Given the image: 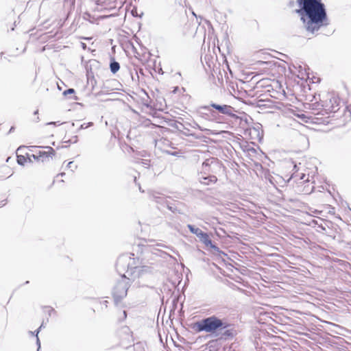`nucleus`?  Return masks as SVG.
Returning a JSON list of instances; mask_svg holds the SVG:
<instances>
[{
    "instance_id": "nucleus-26",
    "label": "nucleus",
    "mask_w": 351,
    "mask_h": 351,
    "mask_svg": "<svg viewBox=\"0 0 351 351\" xmlns=\"http://www.w3.org/2000/svg\"><path fill=\"white\" fill-rule=\"evenodd\" d=\"M45 3V1H43L41 5H43Z\"/></svg>"
},
{
    "instance_id": "nucleus-11",
    "label": "nucleus",
    "mask_w": 351,
    "mask_h": 351,
    "mask_svg": "<svg viewBox=\"0 0 351 351\" xmlns=\"http://www.w3.org/2000/svg\"><path fill=\"white\" fill-rule=\"evenodd\" d=\"M27 158L23 156H17V162L21 165H24L26 162Z\"/></svg>"
},
{
    "instance_id": "nucleus-18",
    "label": "nucleus",
    "mask_w": 351,
    "mask_h": 351,
    "mask_svg": "<svg viewBox=\"0 0 351 351\" xmlns=\"http://www.w3.org/2000/svg\"><path fill=\"white\" fill-rule=\"evenodd\" d=\"M204 108L209 110V106H205Z\"/></svg>"
},
{
    "instance_id": "nucleus-20",
    "label": "nucleus",
    "mask_w": 351,
    "mask_h": 351,
    "mask_svg": "<svg viewBox=\"0 0 351 351\" xmlns=\"http://www.w3.org/2000/svg\"><path fill=\"white\" fill-rule=\"evenodd\" d=\"M38 110H36V111L34 112V114H38Z\"/></svg>"
},
{
    "instance_id": "nucleus-27",
    "label": "nucleus",
    "mask_w": 351,
    "mask_h": 351,
    "mask_svg": "<svg viewBox=\"0 0 351 351\" xmlns=\"http://www.w3.org/2000/svg\"><path fill=\"white\" fill-rule=\"evenodd\" d=\"M108 302L106 300L104 301V304H106Z\"/></svg>"
},
{
    "instance_id": "nucleus-9",
    "label": "nucleus",
    "mask_w": 351,
    "mask_h": 351,
    "mask_svg": "<svg viewBox=\"0 0 351 351\" xmlns=\"http://www.w3.org/2000/svg\"><path fill=\"white\" fill-rule=\"evenodd\" d=\"M152 198L158 204H162L165 200V197L163 196H160L159 194L156 193L152 194Z\"/></svg>"
},
{
    "instance_id": "nucleus-22",
    "label": "nucleus",
    "mask_w": 351,
    "mask_h": 351,
    "mask_svg": "<svg viewBox=\"0 0 351 351\" xmlns=\"http://www.w3.org/2000/svg\"><path fill=\"white\" fill-rule=\"evenodd\" d=\"M48 124L49 125H50V124H55V123L54 122H51V123H49Z\"/></svg>"
},
{
    "instance_id": "nucleus-25",
    "label": "nucleus",
    "mask_w": 351,
    "mask_h": 351,
    "mask_svg": "<svg viewBox=\"0 0 351 351\" xmlns=\"http://www.w3.org/2000/svg\"><path fill=\"white\" fill-rule=\"evenodd\" d=\"M43 324H41L39 329H40L43 327Z\"/></svg>"
},
{
    "instance_id": "nucleus-14",
    "label": "nucleus",
    "mask_w": 351,
    "mask_h": 351,
    "mask_svg": "<svg viewBox=\"0 0 351 351\" xmlns=\"http://www.w3.org/2000/svg\"><path fill=\"white\" fill-rule=\"evenodd\" d=\"M38 332H39V329L38 330L37 333H38ZM36 336H37V341H36V343H37V345H38V350H39V349H40V343L39 339H38V334H36Z\"/></svg>"
},
{
    "instance_id": "nucleus-3",
    "label": "nucleus",
    "mask_w": 351,
    "mask_h": 351,
    "mask_svg": "<svg viewBox=\"0 0 351 351\" xmlns=\"http://www.w3.org/2000/svg\"><path fill=\"white\" fill-rule=\"evenodd\" d=\"M229 324L216 316H210L191 324V328L196 332L214 333L219 330L228 328Z\"/></svg>"
},
{
    "instance_id": "nucleus-6",
    "label": "nucleus",
    "mask_w": 351,
    "mask_h": 351,
    "mask_svg": "<svg viewBox=\"0 0 351 351\" xmlns=\"http://www.w3.org/2000/svg\"><path fill=\"white\" fill-rule=\"evenodd\" d=\"M197 237L199 238V241L202 243H203L206 246L210 247L214 250L219 252V247L212 243L209 235L207 233L204 232L202 231Z\"/></svg>"
},
{
    "instance_id": "nucleus-10",
    "label": "nucleus",
    "mask_w": 351,
    "mask_h": 351,
    "mask_svg": "<svg viewBox=\"0 0 351 351\" xmlns=\"http://www.w3.org/2000/svg\"><path fill=\"white\" fill-rule=\"evenodd\" d=\"M110 66V70H111L112 73H117L120 68L119 64L117 62H111Z\"/></svg>"
},
{
    "instance_id": "nucleus-13",
    "label": "nucleus",
    "mask_w": 351,
    "mask_h": 351,
    "mask_svg": "<svg viewBox=\"0 0 351 351\" xmlns=\"http://www.w3.org/2000/svg\"><path fill=\"white\" fill-rule=\"evenodd\" d=\"M204 180H208L209 182H215L217 181V178L215 176H212L210 178H204Z\"/></svg>"
},
{
    "instance_id": "nucleus-23",
    "label": "nucleus",
    "mask_w": 351,
    "mask_h": 351,
    "mask_svg": "<svg viewBox=\"0 0 351 351\" xmlns=\"http://www.w3.org/2000/svg\"><path fill=\"white\" fill-rule=\"evenodd\" d=\"M123 314H124V316H125V317H126V313H125V311H123Z\"/></svg>"
},
{
    "instance_id": "nucleus-16",
    "label": "nucleus",
    "mask_w": 351,
    "mask_h": 351,
    "mask_svg": "<svg viewBox=\"0 0 351 351\" xmlns=\"http://www.w3.org/2000/svg\"><path fill=\"white\" fill-rule=\"evenodd\" d=\"M73 162H69L67 165L68 167L69 168H72V165H73Z\"/></svg>"
},
{
    "instance_id": "nucleus-24",
    "label": "nucleus",
    "mask_w": 351,
    "mask_h": 351,
    "mask_svg": "<svg viewBox=\"0 0 351 351\" xmlns=\"http://www.w3.org/2000/svg\"><path fill=\"white\" fill-rule=\"evenodd\" d=\"M202 182L204 183V184H208V182H206V181Z\"/></svg>"
},
{
    "instance_id": "nucleus-17",
    "label": "nucleus",
    "mask_w": 351,
    "mask_h": 351,
    "mask_svg": "<svg viewBox=\"0 0 351 351\" xmlns=\"http://www.w3.org/2000/svg\"><path fill=\"white\" fill-rule=\"evenodd\" d=\"M311 105H312L313 106H316V105H317V101H315V103L312 104ZM317 106H319V104H317Z\"/></svg>"
},
{
    "instance_id": "nucleus-4",
    "label": "nucleus",
    "mask_w": 351,
    "mask_h": 351,
    "mask_svg": "<svg viewBox=\"0 0 351 351\" xmlns=\"http://www.w3.org/2000/svg\"><path fill=\"white\" fill-rule=\"evenodd\" d=\"M321 106L327 113L335 112L339 110V99L335 96L329 95L324 101H322Z\"/></svg>"
},
{
    "instance_id": "nucleus-19",
    "label": "nucleus",
    "mask_w": 351,
    "mask_h": 351,
    "mask_svg": "<svg viewBox=\"0 0 351 351\" xmlns=\"http://www.w3.org/2000/svg\"><path fill=\"white\" fill-rule=\"evenodd\" d=\"M300 117H302V119L305 118V116L304 114H302L301 116H299Z\"/></svg>"
},
{
    "instance_id": "nucleus-7",
    "label": "nucleus",
    "mask_w": 351,
    "mask_h": 351,
    "mask_svg": "<svg viewBox=\"0 0 351 351\" xmlns=\"http://www.w3.org/2000/svg\"><path fill=\"white\" fill-rule=\"evenodd\" d=\"M210 106L217 110L220 113L227 115L232 114V108L228 105H219L216 104H211Z\"/></svg>"
},
{
    "instance_id": "nucleus-15",
    "label": "nucleus",
    "mask_w": 351,
    "mask_h": 351,
    "mask_svg": "<svg viewBox=\"0 0 351 351\" xmlns=\"http://www.w3.org/2000/svg\"><path fill=\"white\" fill-rule=\"evenodd\" d=\"M126 258H127V257H125V256L120 257L119 259V263L123 262Z\"/></svg>"
},
{
    "instance_id": "nucleus-12",
    "label": "nucleus",
    "mask_w": 351,
    "mask_h": 351,
    "mask_svg": "<svg viewBox=\"0 0 351 351\" xmlns=\"http://www.w3.org/2000/svg\"><path fill=\"white\" fill-rule=\"evenodd\" d=\"M74 93V89L69 88L68 90H64V93H63V95H67L68 94H71V93Z\"/></svg>"
},
{
    "instance_id": "nucleus-8",
    "label": "nucleus",
    "mask_w": 351,
    "mask_h": 351,
    "mask_svg": "<svg viewBox=\"0 0 351 351\" xmlns=\"http://www.w3.org/2000/svg\"><path fill=\"white\" fill-rule=\"evenodd\" d=\"M187 227L189 229V230L191 231V232L195 234L197 237H198L200 234V233L202 232V230H200L199 228H195V226H193V225H191V224H188Z\"/></svg>"
},
{
    "instance_id": "nucleus-21",
    "label": "nucleus",
    "mask_w": 351,
    "mask_h": 351,
    "mask_svg": "<svg viewBox=\"0 0 351 351\" xmlns=\"http://www.w3.org/2000/svg\"><path fill=\"white\" fill-rule=\"evenodd\" d=\"M313 99L316 101L317 100V98H316V96H313Z\"/></svg>"
},
{
    "instance_id": "nucleus-1",
    "label": "nucleus",
    "mask_w": 351,
    "mask_h": 351,
    "mask_svg": "<svg viewBox=\"0 0 351 351\" xmlns=\"http://www.w3.org/2000/svg\"><path fill=\"white\" fill-rule=\"evenodd\" d=\"M300 14L306 31L314 34L321 27L328 24L327 14L324 5L321 0H297Z\"/></svg>"
},
{
    "instance_id": "nucleus-2",
    "label": "nucleus",
    "mask_w": 351,
    "mask_h": 351,
    "mask_svg": "<svg viewBox=\"0 0 351 351\" xmlns=\"http://www.w3.org/2000/svg\"><path fill=\"white\" fill-rule=\"evenodd\" d=\"M149 271V267L146 266H132L130 263H128V268L126 271L128 277L123 276L122 279L115 285L112 294L116 302L126 296L128 289L130 285V278L132 280L139 278L144 273Z\"/></svg>"
},
{
    "instance_id": "nucleus-5",
    "label": "nucleus",
    "mask_w": 351,
    "mask_h": 351,
    "mask_svg": "<svg viewBox=\"0 0 351 351\" xmlns=\"http://www.w3.org/2000/svg\"><path fill=\"white\" fill-rule=\"evenodd\" d=\"M45 148L47 149L46 151H40L36 154H32L31 157H32L36 160L44 161L45 158H48L54 156L55 151L52 147L47 146Z\"/></svg>"
}]
</instances>
